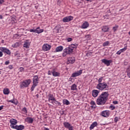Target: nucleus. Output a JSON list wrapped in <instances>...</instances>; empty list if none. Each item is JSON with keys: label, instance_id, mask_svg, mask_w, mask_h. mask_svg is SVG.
Listing matches in <instances>:
<instances>
[{"label": "nucleus", "instance_id": "393cba45", "mask_svg": "<svg viewBox=\"0 0 130 130\" xmlns=\"http://www.w3.org/2000/svg\"><path fill=\"white\" fill-rule=\"evenodd\" d=\"M63 49V47L61 46H59L56 48V52H59V51H62V50Z\"/></svg>", "mask_w": 130, "mask_h": 130}, {"label": "nucleus", "instance_id": "f8f14e48", "mask_svg": "<svg viewBox=\"0 0 130 130\" xmlns=\"http://www.w3.org/2000/svg\"><path fill=\"white\" fill-rule=\"evenodd\" d=\"M76 61L75 57H69L67 61L68 64H73Z\"/></svg>", "mask_w": 130, "mask_h": 130}, {"label": "nucleus", "instance_id": "49530a36", "mask_svg": "<svg viewBox=\"0 0 130 130\" xmlns=\"http://www.w3.org/2000/svg\"><path fill=\"white\" fill-rule=\"evenodd\" d=\"M113 104H118V102L114 101L113 102Z\"/></svg>", "mask_w": 130, "mask_h": 130}, {"label": "nucleus", "instance_id": "c9c22d12", "mask_svg": "<svg viewBox=\"0 0 130 130\" xmlns=\"http://www.w3.org/2000/svg\"><path fill=\"white\" fill-rule=\"evenodd\" d=\"M103 80V77H101L99 78V79L98 80V83L99 84H102V81Z\"/></svg>", "mask_w": 130, "mask_h": 130}, {"label": "nucleus", "instance_id": "8fccbe9b", "mask_svg": "<svg viewBox=\"0 0 130 130\" xmlns=\"http://www.w3.org/2000/svg\"><path fill=\"white\" fill-rule=\"evenodd\" d=\"M4 109V106H0V111L1 110H3Z\"/></svg>", "mask_w": 130, "mask_h": 130}, {"label": "nucleus", "instance_id": "aec40b11", "mask_svg": "<svg viewBox=\"0 0 130 130\" xmlns=\"http://www.w3.org/2000/svg\"><path fill=\"white\" fill-rule=\"evenodd\" d=\"M89 27V23L87 21H85L81 26L82 29H87Z\"/></svg>", "mask_w": 130, "mask_h": 130}, {"label": "nucleus", "instance_id": "a18cd8bd", "mask_svg": "<svg viewBox=\"0 0 130 130\" xmlns=\"http://www.w3.org/2000/svg\"><path fill=\"white\" fill-rule=\"evenodd\" d=\"M9 102H10L11 103H15V101L14 100H11L9 101Z\"/></svg>", "mask_w": 130, "mask_h": 130}, {"label": "nucleus", "instance_id": "5fc2aeb1", "mask_svg": "<svg viewBox=\"0 0 130 130\" xmlns=\"http://www.w3.org/2000/svg\"><path fill=\"white\" fill-rule=\"evenodd\" d=\"M86 2H90V3H92V1L91 0H85Z\"/></svg>", "mask_w": 130, "mask_h": 130}, {"label": "nucleus", "instance_id": "c756f323", "mask_svg": "<svg viewBox=\"0 0 130 130\" xmlns=\"http://www.w3.org/2000/svg\"><path fill=\"white\" fill-rule=\"evenodd\" d=\"M90 104L91 105V108H93V107H96V103H95V102H94V101H91L90 102Z\"/></svg>", "mask_w": 130, "mask_h": 130}, {"label": "nucleus", "instance_id": "20e7f679", "mask_svg": "<svg viewBox=\"0 0 130 130\" xmlns=\"http://www.w3.org/2000/svg\"><path fill=\"white\" fill-rule=\"evenodd\" d=\"M31 82H32L31 79L24 80L23 81L21 82L20 84L19 87L20 89H23V88H27V87H28L29 85L31 84Z\"/></svg>", "mask_w": 130, "mask_h": 130}, {"label": "nucleus", "instance_id": "2f4dec72", "mask_svg": "<svg viewBox=\"0 0 130 130\" xmlns=\"http://www.w3.org/2000/svg\"><path fill=\"white\" fill-rule=\"evenodd\" d=\"M12 46L13 48H17V47H19V43L16 42L13 44Z\"/></svg>", "mask_w": 130, "mask_h": 130}, {"label": "nucleus", "instance_id": "a211bd4d", "mask_svg": "<svg viewBox=\"0 0 130 130\" xmlns=\"http://www.w3.org/2000/svg\"><path fill=\"white\" fill-rule=\"evenodd\" d=\"M126 49H127V46H125L123 48L120 49L119 51H118L116 52V54H118V55L121 54V53H122V52H124V51H125V50H126Z\"/></svg>", "mask_w": 130, "mask_h": 130}, {"label": "nucleus", "instance_id": "c03bdc74", "mask_svg": "<svg viewBox=\"0 0 130 130\" xmlns=\"http://www.w3.org/2000/svg\"><path fill=\"white\" fill-rule=\"evenodd\" d=\"M9 63H10V61H9V60L6 61L5 62V64H6V66H8V64H9Z\"/></svg>", "mask_w": 130, "mask_h": 130}, {"label": "nucleus", "instance_id": "72a5a7b5", "mask_svg": "<svg viewBox=\"0 0 130 130\" xmlns=\"http://www.w3.org/2000/svg\"><path fill=\"white\" fill-rule=\"evenodd\" d=\"M109 44V41H106L103 43V46L104 47L108 46Z\"/></svg>", "mask_w": 130, "mask_h": 130}, {"label": "nucleus", "instance_id": "79ce46f5", "mask_svg": "<svg viewBox=\"0 0 130 130\" xmlns=\"http://www.w3.org/2000/svg\"><path fill=\"white\" fill-rule=\"evenodd\" d=\"M90 37H91V36L90 35H87L86 36H85V38L87 39H90Z\"/></svg>", "mask_w": 130, "mask_h": 130}, {"label": "nucleus", "instance_id": "bb28decb", "mask_svg": "<svg viewBox=\"0 0 130 130\" xmlns=\"http://www.w3.org/2000/svg\"><path fill=\"white\" fill-rule=\"evenodd\" d=\"M52 74L53 77H59V76H60V73H59V72H56L55 71H53V72H52Z\"/></svg>", "mask_w": 130, "mask_h": 130}, {"label": "nucleus", "instance_id": "f3484780", "mask_svg": "<svg viewBox=\"0 0 130 130\" xmlns=\"http://www.w3.org/2000/svg\"><path fill=\"white\" fill-rule=\"evenodd\" d=\"M13 129L17 130H23L25 128V126L24 125H16Z\"/></svg>", "mask_w": 130, "mask_h": 130}, {"label": "nucleus", "instance_id": "e433bc0d", "mask_svg": "<svg viewBox=\"0 0 130 130\" xmlns=\"http://www.w3.org/2000/svg\"><path fill=\"white\" fill-rule=\"evenodd\" d=\"M109 108L111 109V110H114V109H115V107H114L113 105H111L110 106Z\"/></svg>", "mask_w": 130, "mask_h": 130}, {"label": "nucleus", "instance_id": "4c0bfd02", "mask_svg": "<svg viewBox=\"0 0 130 130\" xmlns=\"http://www.w3.org/2000/svg\"><path fill=\"white\" fill-rule=\"evenodd\" d=\"M22 111H23V112H24V113H27V109L25 107L23 108L22 109Z\"/></svg>", "mask_w": 130, "mask_h": 130}, {"label": "nucleus", "instance_id": "2eb2a0df", "mask_svg": "<svg viewBox=\"0 0 130 130\" xmlns=\"http://www.w3.org/2000/svg\"><path fill=\"white\" fill-rule=\"evenodd\" d=\"M110 114V112L108 110L103 111L101 113L102 116H103L104 117H108Z\"/></svg>", "mask_w": 130, "mask_h": 130}, {"label": "nucleus", "instance_id": "5701e85b", "mask_svg": "<svg viewBox=\"0 0 130 130\" xmlns=\"http://www.w3.org/2000/svg\"><path fill=\"white\" fill-rule=\"evenodd\" d=\"M98 125V123L96 121L93 122L90 126L89 128L90 129H93L94 127L97 126Z\"/></svg>", "mask_w": 130, "mask_h": 130}, {"label": "nucleus", "instance_id": "f03ea898", "mask_svg": "<svg viewBox=\"0 0 130 130\" xmlns=\"http://www.w3.org/2000/svg\"><path fill=\"white\" fill-rule=\"evenodd\" d=\"M78 47V44H72L66 47L63 51L62 56H67L68 54H72L74 52V49H76Z\"/></svg>", "mask_w": 130, "mask_h": 130}, {"label": "nucleus", "instance_id": "6e6552de", "mask_svg": "<svg viewBox=\"0 0 130 130\" xmlns=\"http://www.w3.org/2000/svg\"><path fill=\"white\" fill-rule=\"evenodd\" d=\"M50 48H51V46L50 45L44 44L43 45L42 49L44 51H48V50H50Z\"/></svg>", "mask_w": 130, "mask_h": 130}, {"label": "nucleus", "instance_id": "680f3d73", "mask_svg": "<svg viewBox=\"0 0 130 130\" xmlns=\"http://www.w3.org/2000/svg\"><path fill=\"white\" fill-rule=\"evenodd\" d=\"M70 80H72V78H70Z\"/></svg>", "mask_w": 130, "mask_h": 130}, {"label": "nucleus", "instance_id": "f704fd0d", "mask_svg": "<svg viewBox=\"0 0 130 130\" xmlns=\"http://www.w3.org/2000/svg\"><path fill=\"white\" fill-rule=\"evenodd\" d=\"M118 28V25H115L113 27V30L114 32H116V30H117V28Z\"/></svg>", "mask_w": 130, "mask_h": 130}, {"label": "nucleus", "instance_id": "0eeeda50", "mask_svg": "<svg viewBox=\"0 0 130 130\" xmlns=\"http://www.w3.org/2000/svg\"><path fill=\"white\" fill-rule=\"evenodd\" d=\"M63 124L66 128H68L69 130H74V127L68 122H64Z\"/></svg>", "mask_w": 130, "mask_h": 130}, {"label": "nucleus", "instance_id": "a878e982", "mask_svg": "<svg viewBox=\"0 0 130 130\" xmlns=\"http://www.w3.org/2000/svg\"><path fill=\"white\" fill-rule=\"evenodd\" d=\"M102 30L103 32H108V30H109V27H108V26H104L102 27Z\"/></svg>", "mask_w": 130, "mask_h": 130}, {"label": "nucleus", "instance_id": "bf43d9fd", "mask_svg": "<svg viewBox=\"0 0 130 130\" xmlns=\"http://www.w3.org/2000/svg\"><path fill=\"white\" fill-rule=\"evenodd\" d=\"M40 30H41V29L40 28L38 29V31H40Z\"/></svg>", "mask_w": 130, "mask_h": 130}, {"label": "nucleus", "instance_id": "9b49d317", "mask_svg": "<svg viewBox=\"0 0 130 130\" xmlns=\"http://www.w3.org/2000/svg\"><path fill=\"white\" fill-rule=\"evenodd\" d=\"M39 29H40V27H38L35 29H30L29 30V32H36V33H38V34H40V33H42V32H43L44 31L43 29H40V30H38Z\"/></svg>", "mask_w": 130, "mask_h": 130}, {"label": "nucleus", "instance_id": "1a4fd4ad", "mask_svg": "<svg viewBox=\"0 0 130 130\" xmlns=\"http://www.w3.org/2000/svg\"><path fill=\"white\" fill-rule=\"evenodd\" d=\"M83 74V70H81L76 72L73 73L72 74V77L73 78H76V77H79V76H81V74Z\"/></svg>", "mask_w": 130, "mask_h": 130}, {"label": "nucleus", "instance_id": "423d86ee", "mask_svg": "<svg viewBox=\"0 0 130 130\" xmlns=\"http://www.w3.org/2000/svg\"><path fill=\"white\" fill-rule=\"evenodd\" d=\"M74 20V17L72 16H68L64 17L62 19V22L64 23H67L68 22H71V21H73Z\"/></svg>", "mask_w": 130, "mask_h": 130}, {"label": "nucleus", "instance_id": "cd10ccee", "mask_svg": "<svg viewBox=\"0 0 130 130\" xmlns=\"http://www.w3.org/2000/svg\"><path fill=\"white\" fill-rule=\"evenodd\" d=\"M71 90H72V91H76V90H77V85H76V84H73L71 87Z\"/></svg>", "mask_w": 130, "mask_h": 130}, {"label": "nucleus", "instance_id": "412c9836", "mask_svg": "<svg viewBox=\"0 0 130 130\" xmlns=\"http://www.w3.org/2000/svg\"><path fill=\"white\" fill-rule=\"evenodd\" d=\"M30 43H31L29 42V40H26L23 44V47H25V48H29Z\"/></svg>", "mask_w": 130, "mask_h": 130}, {"label": "nucleus", "instance_id": "39448f33", "mask_svg": "<svg viewBox=\"0 0 130 130\" xmlns=\"http://www.w3.org/2000/svg\"><path fill=\"white\" fill-rule=\"evenodd\" d=\"M10 127L12 128H14L15 126H16V124L18 123V121L14 118H12L10 120Z\"/></svg>", "mask_w": 130, "mask_h": 130}, {"label": "nucleus", "instance_id": "4be33fe9", "mask_svg": "<svg viewBox=\"0 0 130 130\" xmlns=\"http://www.w3.org/2000/svg\"><path fill=\"white\" fill-rule=\"evenodd\" d=\"M54 32H55V33H59V32L60 31V25H58L55 26L54 29Z\"/></svg>", "mask_w": 130, "mask_h": 130}, {"label": "nucleus", "instance_id": "ddd939ff", "mask_svg": "<svg viewBox=\"0 0 130 130\" xmlns=\"http://www.w3.org/2000/svg\"><path fill=\"white\" fill-rule=\"evenodd\" d=\"M38 83H39V78L38 77V76L35 75L32 79V84L38 85Z\"/></svg>", "mask_w": 130, "mask_h": 130}, {"label": "nucleus", "instance_id": "37998d69", "mask_svg": "<svg viewBox=\"0 0 130 130\" xmlns=\"http://www.w3.org/2000/svg\"><path fill=\"white\" fill-rule=\"evenodd\" d=\"M114 121H115V122H118V117H116L115 118Z\"/></svg>", "mask_w": 130, "mask_h": 130}, {"label": "nucleus", "instance_id": "09e8293b", "mask_svg": "<svg viewBox=\"0 0 130 130\" xmlns=\"http://www.w3.org/2000/svg\"><path fill=\"white\" fill-rule=\"evenodd\" d=\"M4 55V54L3 53V52L0 51V57H2Z\"/></svg>", "mask_w": 130, "mask_h": 130}, {"label": "nucleus", "instance_id": "7c9ffc66", "mask_svg": "<svg viewBox=\"0 0 130 130\" xmlns=\"http://www.w3.org/2000/svg\"><path fill=\"white\" fill-rule=\"evenodd\" d=\"M63 104L65 105H70V101H68V100H63Z\"/></svg>", "mask_w": 130, "mask_h": 130}, {"label": "nucleus", "instance_id": "c85d7f7f", "mask_svg": "<svg viewBox=\"0 0 130 130\" xmlns=\"http://www.w3.org/2000/svg\"><path fill=\"white\" fill-rule=\"evenodd\" d=\"M27 121L28 123H33L34 119L31 117H27Z\"/></svg>", "mask_w": 130, "mask_h": 130}, {"label": "nucleus", "instance_id": "9d476101", "mask_svg": "<svg viewBox=\"0 0 130 130\" xmlns=\"http://www.w3.org/2000/svg\"><path fill=\"white\" fill-rule=\"evenodd\" d=\"M0 50L1 51H3V52H4L5 53H7L8 55H10L11 54V51L5 47H0Z\"/></svg>", "mask_w": 130, "mask_h": 130}, {"label": "nucleus", "instance_id": "052dcab7", "mask_svg": "<svg viewBox=\"0 0 130 130\" xmlns=\"http://www.w3.org/2000/svg\"><path fill=\"white\" fill-rule=\"evenodd\" d=\"M1 74H2V71H0V75H1Z\"/></svg>", "mask_w": 130, "mask_h": 130}, {"label": "nucleus", "instance_id": "b1692460", "mask_svg": "<svg viewBox=\"0 0 130 130\" xmlns=\"http://www.w3.org/2000/svg\"><path fill=\"white\" fill-rule=\"evenodd\" d=\"M3 92L5 95H9L10 94V89L8 88H5L3 90Z\"/></svg>", "mask_w": 130, "mask_h": 130}, {"label": "nucleus", "instance_id": "dca6fc26", "mask_svg": "<svg viewBox=\"0 0 130 130\" xmlns=\"http://www.w3.org/2000/svg\"><path fill=\"white\" fill-rule=\"evenodd\" d=\"M92 96H93L94 98H96L97 96L99 94V93L100 92L99 90L97 89H93L92 90Z\"/></svg>", "mask_w": 130, "mask_h": 130}, {"label": "nucleus", "instance_id": "4d7b16f0", "mask_svg": "<svg viewBox=\"0 0 130 130\" xmlns=\"http://www.w3.org/2000/svg\"><path fill=\"white\" fill-rule=\"evenodd\" d=\"M36 97H37V98H38V97H39V94H36Z\"/></svg>", "mask_w": 130, "mask_h": 130}, {"label": "nucleus", "instance_id": "13d9d810", "mask_svg": "<svg viewBox=\"0 0 130 130\" xmlns=\"http://www.w3.org/2000/svg\"><path fill=\"white\" fill-rule=\"evenodd\" d=\"M128 34L130 36V31L128 32Z\"/></svg>", "mask_w": 130, "mask_h": 130}, {"label": "nucleus", "instance_id": "ea45409f", "mask_svg": "<svg viewBox=\"0 0 130 130\" xmlns=\"http://www.w3.org/2000/svg\"><path fill=\"white\" fill-rule=\"evenodd\" d=\"M67 41L68 42H71V41H73V39L72 38H67Z\"/></svg>", "mask_w": 130, "mask_h": 130}, {"label": "nucleus", "instance_id": "f257e3e1", "mask_svg": "<svg viewBox=\"0 0 130 130\" xmlns=\"http://www.w3.org/2000/svg\"><path fill=\"white\" fill-rule=\"evenodd\" d=\"M109 96V93L108 91L103 92L96 100V104L98 105H104L106 103V101L108 100V97Z\"/></svg>", "mask_w": 130, "mask_h": 130}, {"label": "nucleus", "instance_id": "3c124183", "mask_svg": "<svg viewBox=\"0 0 130 130\" xmlns=\"http://www.w3.org/2000/svg\"><path fill=\"white\" fill-rule=\"evenodd\" d=\"M48 75H49V76H51V72H50V71H48Z\"/></svg>", "mask_w": 130, "mask_h": 130}, {"label": "nucleus", "instance_id": "6ab92c4d", "mask_svg": "<svg viewBox=\"0 0 130 130\" xmlns=\"http://www.w3.org/2000/svg\"><path fill=\"white\" fill-rule=\"evenodd\" d=\"M48 101H56V100H55L53 94L51 93L48 94Z\"/></svg>", "mask_w": 130, "mask_h": 130}, {"label": "nucleus", "instance_id": "6e6d98bb", "mask_svg": "<svg viewBox=\"0 0 130 130\" xmlns=\"http://www.w3.org/2000/svg\"><path fill=\"white\" fill-rule=\"evenodd\" d=\"M44 130H49V128L45 127Z\"/></svg>", "mask_w": 130, "mask_h": 130}, {"label": "nucleus", "instance_id": "7ed1b4c3", "mask_svg": "<svg viewBox=\"0 0 130 130\" xmlns=\"http://www.w3.org/2000/svg\"><path fill=\"white\" fill-rule=\"evenodd\" d=\"M108 87L107 83L104 82L102 83H98L96 86V88L100 91H106L108 89Z\"/></svg>", "mask_w": 130, "mask_h": 130}, {"label": "nucleus", "instance_id": "864d4df0", "mask_svg": "<svg viewBox=\"0 0 130 130\" xmlns=\"http://www.w3.org/2000/svg\"><path fill=\"white\" fill-rule=\"evenodd\" d=\"M3 15H0V19H3Z\"/></svg>", "mask_w": 130, "mask_h": 130}, {"label": "nucleus", "instance_id": "4468645a", "mask_svg": "<svg viewBox=\"0 0 130 130\" xmlns=\"http://www.w3.org/2000/svg\"><path fill=\"white\" fill-rule=\"evenodd\" d=\"M102 62H103L105 64H106L107 67H109L110 66V63L112 62V60H107L106 59H102Z\"/></svg>", "mask_w": 130, "mask_h": 130}, {"label": "nucleus", "instance_id": "de8ad7c7", "mask_svg": "<svg viewBox=\"0 0 130 130\" xmlns=\"http://www.w3.org/2000/svg\"><path fill=\"white\" fill-rule=\"evenodd\" d=\"M5 3V1L4 0H0V5H2Z\"/></svg>", "mask_w": 130, "mask_h": 130}, {"label": "nucleus", "instance_id": "603ef678", "mask_svg": "<svg viewBox=\"0 0 130 130\" xmlns=\"http://www.w3.org/2000/svg\"><path fill=\"white\" fill-rule=\"evenodd\" d=\"M56 102H57L58 105H59V106H60V105H61L60 103H59V102H57V101H56Z\"/></svg>", "mask_w": 130, "mask_h": 130}, {"label": "nucleus", "instance_id": "a19ab883", "mask_svg": "<svg viewBox=\"0 0 130 130\" xmlns=\"http://www.w3.org/2000/svg\"><path fill=\"white\" fill-rule=\"evenodd\" d=\"M13 65H9L8 66V68H9L10 70H13Z\"/></svg>", "mask_w": 130, "mask_h": 130}, {"label": "nucleus", "instance_id": "473e14b6", "mask_svg": "<svg viewBox=\"0 0 130 130\" xmlns=\"http://www.w3.org/2000/svg\"><path fill=\"white\" fill-rule=\"evenodd\" d=\"M37 84H35V83H32V85L31 86V87L30 88L31 91H33L34 89L37 86Z\"/></svg>", "mask_w": 130, "mask_h": 130}, {"label": "nucleus", "instance_id": "58836bf2", "mask_svg": "<svg viewBox=\"0 0 130 130\" xmlns=\"http://www.w3.org/2000/svg\"><path fill=\"white\" fill-rule=\"evenodd\" d=\"M24 71H25V69H24V68H23V67H20V68H19V72H24Z\"/></svg>", "mask_w": 130, "mask_h": 130}]
</instances>
